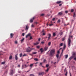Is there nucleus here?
<instances>
[{
    "instance_id": "1",
    "label": "nucleus",
    "mask_w": 76,
    "mask_h": 76,
    "mask_svg": "<svg viewBox=\"0 0 76 76\" xmlns=\"http://www.w3.org/2000/svg\"><path fill=\"white\" fill-rule=\"evenodd\" d=\"M73 37V36H69V37L68 39V47L69 48L71 45L70 44L71 43V39H70V38H72Z\"/></svg>"
},
{
    "instance_id": "2",
    "label": "nucleus",
    "mask_w": 76,
    "mask_h": 76,
    "mask_svg": "<svg viewBox=\"0 0 76 76\" xmlns=\"http://www.w3.org/2000/svg\"><path fill=\"white\" fill-rule=\"evenodd\" d=\"M54 54H55V50H52L50 51V56H53Z\"/></svg>"
},
{
    "instance_id": "3",
    "label": "nucleus",
    "mask_w": 76,
    "mask_h": 76,
    "mask_svg": "<svg viewBox=\"0 0 76 76\" xmlns=\"http://www.w3.org/2000/svg\"><path fill=\"white\" fill-rule=\"evenodd\" d=\"M75 52H72V56L69 58V60H72V58H74V57H75Z\"/></svg>"
},
{
    "instance_id": "4",
    "label": "nucleus",
    "mask_w": 76,
    "mask_h": 76,
    "mask_svg": "<svg viewBox=\"0 0 76 76\" xmlns=\"http://www.w3.org/2000/svg\"><path fill=\"white\" fill-rule=\"evenodd\" d=\"M28 65H27L26 64H23L22 66V69H24L25 68L28 67Z\"/></svg>"
},
{
    "instance_id": "5",
    "label": "nucleus",
    "mask_w": 76,
    "mask_h": 76,
    "mask_svg": "<svg viewBox=\"0 0 76 76\" xmlns=\"http://www.w3.org/2000/svg\"><path fill=\"white\" fill-rule=\"evenodd\" d=\"M31 34L30 33H29L26 36V38H28L29 37H31Z\"/></svg>"
},
{
    "instance_id": "6",
    "label": "nucleus",
    "mask_w": 76,
    "mask_h": 76,
    "mask_svg": "<svg viewBox=\"0 0 76 76\" xmlns=\"http://www.w3.org/2000/svg\"><path fill=\"white\" fill-rule=\"evenodd\" d=\"M18 54H16L15 55V59L16 60H17L18 59Z\"/></svg>"
},
{
    "instance_id": "7",
    "label": "nucleus",
    "mask_w": 76,
    "mask_h": 76,
    "mask_svg": "<svg viewBox=\"0 0 76 76\" xmlns=\"http://www.w3.org/2000/svg\"><path fill=\"white\" fill-rule=\"evenodd\" d=\"M13 70H11V71H10V75H12L13 74Z\"/></svg>"
},
{
    "instance_id": "8",
    "label": "nucleus",
    "mask_w": 76,
    "mask_h": 76,
    "mask_svg": "<svg viewBox=\"0 0 76 76\" xmlns=\"http://www.w3.org/2000/svg\"><path fill=\"white\" fill-rule=\"evenodd\" d=\"M26 51H27V53H29V52L31 51V50H30L28 48H27L26 49Z\"/></svg>"
},
{
    "instance_id": "9",
    "label": "nucleus",
    "mask_w": 76,
    "mask_h": 76,
    "mask_svg": "<svg viewBox=\"0 0 76 76\" xmlns=\"http://www.w3.org/2000/svg\"><path fill=\"white\" fill-rule=\"evenodd\" d=\"M28 28H29V26H28V25L26 26V29H25L26 31H27Z\"/></svg>"
},
{
    "instance_id": "10",
    "label": "nucleus",
    "mask_w": 76,
    "mask_h": 76,
    "mask_svg": "<svg viewBox=\"0 0 76 76\" xmlns=\"http://www.w3.org/2000/svg\"><path fill=\"white\" fill-rule=\"evenodd\" d=\"M58 15L59 16H61V15H63V12H59L58 13Z\"/></svg>"
},
{
    "instance_id": "11",
    "label": "nucleus",
    "mask_w": 76,
    "mask_h": 76,
    "mask_svg": "<svg viewBox=\"0 0 76 76\" xmlns=\"http://www.w3.org/2000/svg\"><path fill=\"white\" fill-rule=\"evenodd\" d=\"M63 51H64V49H62V52H61V55H60V57H61V56H63Z\"/></svg>"
},
{
    "instance_id": "12",
    "label": "nucleus",
    "mask_w": 76,
    "mask_h": 76,
    "mask_svg": "<svg viewBox=\"0 0 76 76\" xmlns=\"http://www.w3.org/2000/svg\"><path fill=\"white\" fill-rule=\"evenodd\" d=\"M10 38H13V35H14V34H13L11 33L10 34Z\"/></svg>"
},
{
    "instance_id": "13",
    "label": "nucleus",
    "mask_w": 76,
    "mask_h": 76,
    "mask_svg": "<svg viewBox=\"0 0 76 76\" xmlns=\"http://www.w3.org/2000/svg\"><path fill=\"white\" fill-rule=\"evenodd\" d=\"M61 3V1H58L56 2L57 4H60V3Z\"/></svg>"
},
{
    "instance_id": "14",
    "label": "nucleus",
    "mask_w": 76,
    "mask_h": 76,
    "mask_svg": "<svg viewBox=\"0 0 76 76\" xmlns=\"http://www.w3.org/2000/svg\"><path fill=\"white\" fill-rule=\"evenodd\" d=\"M48 47H45L44 48L45 51H47V50H48Z\"/></svg>"
},
{
    "instance_id": "15",
    "label": "nucleus",
    "mask_w": 76,
    "mask_h": 76,
    "mask_svg": "<svg viewBox=\"0 0 76 76\" xmlns=\"http://www.w3.org/2000/svg\"><path fill=\"white\" fill-rule=\"evenodd\" d=\"M39 44V42H37L36 43H34V45H38Z\"/></svg>"
},
{
    "instance_id": "16",
    "label": "nucleus",
    "mask_w": 76,
    "mask_h": 76,
    "mask_svg": "<svg viewBox=\"0 0 76 76\" xmlns=\"http://www.w3.org/2000/svg\"><path fill=\"white\" fill-rule=\"evenodd\" d=\"M57 34L56 33H53V37H55L56 36V35Z\"/></svg>"
},
{
    "instance_id": "17",
    "label": "nucleus",
    "mask_w": 76,
    "mask_h": 76,
    "mask_svg": "<svg viewBox=\"0 0 76 76\" xmlns=\"http://www.w3.org/2000/svg\"><path fill=\"white\" fill-rule=\"evenodd\" d=\"M65 56L66 58H67L68 57V55H65Z\"/></svg>"
},
{
    "instance_id": "18",
    "label": "nucleus",
    "mask_w": 76,
    "mask_h": 76,
    "mask_svg": "<svg viewBox=\"0 0 76 76\" xmlns=\"http://www.w3.org/2000/svg\"><path fill=\"white\" fill-rule=\"evenodd\" d=\"M25 39L24 38H23L21 40V42H23V41H24Z\"/></svg>"
},
{
    "instance_id": "19",
    "label": "nucleus",
    "mask_w": 76,
    "mask_h": 76,
    "mask_svg": "<svg viewBox=\"0 0 76 76\" xmlns=\"http://www.w3.org/2000/svg\"><path fill=\"white\" fill-rule=\"evenodd\" d=\"M51 42H49L48 43V45L49 46H50L51 45Z\"/></svg>"
},
{
    "instance_id": "20",
    "label": "nucleus",
    "mask_w": 76,
    "mask_h": 76,
    "mask_svg": "<svg viewBox=\"0 0 76 76\" xmlns=\"http://www.w3.org/2000/svg\"><path fill=\"white\" fill-rule=\"evenodd\" d=\"M12 58V56H10L9 58V60H11Z\"/></svg>"
},
{
    "instance_id": "21",
    "label": "nucleus",
    "mask_w": 76,
    "mask_h": 76,
    "mask_svg": "<svg viewBox=\"0 0 76 76\" xmlns=\"http://www.w3.org/2000/svg\"><path fill=\"white\" fill-rule=\"evenodd\" d=\"M37 53V52H34L32 53L33 54H36Z\"/></svg>"
},
{
    "instance_id": "22",
    "label": "nucleus",
    "mask_w": 76,
    "mask_h": 76,
    "mask_svg": "<svg viewBox=\"0 0 76 76\" xmlns=\"http://www.w3.org/2000/svg\"><path fill=\"white\" fill-rule=\"evenodd\" d=\"M30 22L31 23L33 22V20H32V19H31L30 20Z\"/></svg>"
},
{
    "instance_id": "23",
    "label": "nucleus",
    "mask_w": 76,
    "mask_h": 76,
    "mask_svg": "<svg viewBox=\"0 0 76 76\" xmlns=\"http://www.w3.org/2000/svg\"><path fill=\"white\" fill-rule=\"evenodd\" d=\"M37 48H38V49H39V48H40V46L38 45L36 47Z\"/></svg>"
},
{
    "instance_id": "24",
    "label": "nucleus",
    "mask_w": 76,
    "mask_h": 76,
    "mask_svg": "<svg viewBox=\"0 0 76 76\" xmlns=\"http://www.w3.org/2000/svg\"><path fill=\"white\" fill-rule=\"evenodd\" d=\"M34 60H35V61H38V59L37 58H34Z\"/></svg>"
},
{
    "instance_id": "25",
    "label": "nucleus",
    "mask_w": 76,
    "mask_h": 76,
    "mask_svg": "<svg viewBox=\"0 0 76 76\" xmlns=\"http://www.w3.org/2000/svg\"><path fill=\"white\" fill-rule=\"evenodd\" d=\"M76 16V14L75 13H74L73 17L74 18H75Z\"/></svg>"
},
{
    "instance_id": "26",
    "label": "nucleus",
    "mask_w": 76,
    "mask_h": 76,
    "mask_svg": "<svg viewBox=\"0 0 76 76\" xmlns=\"http://www.w3.org/2000/svg\"><path fill=\"white\" fill-rule=\"evenodd\" d=\"M58 54H57L56 55V56L57 58H58L59 56Z\"/></svg>"
},
{
    "instance_id": "27",
    "label": "nucleus",
    "mask_w": 76,
    "mask_h": 76,
    "mask_svg": "<svg viewBox=\"0 0 76 76\" xmlns=\"http://www.w3.org/2000/svg\"><path fill=\"white\" fill-rule=\"evenodd\" d=\"M19 55L20 57L22 56V53H20Z\"/></svg>"
},
{
    "instance_id": "28",
    "label": "nucleus",
    "mask_w": 76,
    "mask_h": 76,
    "mask_svg": "<svg viewBox=\"0 0 76 76\" xmlns=\"http://www.w3.org/2000/svg\"><path fill=\"white\" fill-rule=\"evenodd\" d=\"M75 57H75L74 58V60H75V61H76V53L75 52Z\"/></svg>"
},
{
    "instance_id": "29",
    "label": "nucleus",
    "mask_w": 76,
    "mask_h": 76,
    "mask_svg": "<svg viewBox=\"0 0 76 76\" xmlns=\"http://www.w3.org/2000/svg\"><path fill=\"white\" fill-rule=\"evenodd\" d=\"M33 65H34V64H31L30 65V67H32L33 66Z\"/></svg>"
},
{
    "instance_id": "30",
    "label": "nucleus",
    "mask_w": 76,
    "mask_h": 76,
    "mask_svg": "<svg viewBox=\"0 0 76 76\" xmlns=\"http://www.w3.org/2000/svg\"><path fill=\"white\" fill-rule=\"evenodd\" d=\"M1 64H5V62H3L1 63Z\"/></svg>"
},
{
    "instance_id": "31",
    "label": "nucleus",
    "mask_w": 76,
    "mask_h": 76,
    "mask_svg": "<svg viewBox=\"0 0 76 76\" xmlns=\"http://www.w3.org/2000/svg\"><path fill=\"white\" fill-rule=\"evenodd\" d=\"M67 73H68L67 72H66V73H65V76H67Z\"/></svg>"
},
{
    "instance_id": "32",
    "label": "nucleus",
    "mask_w": 76,
    "mask_h": 76,
    "mask_svg": "<svg viewBox=\"0 0 76 76\" xmlns=\"http://www.w3.org/2000/svg\"><path fill=\"white\" fill-rule=\"evenodd\" d=\"M69 23H68L67 24H64V26H67V25H69Z\"/></svg>"
},
{
    "instance_id": "33",
    "label": "nucleus",
    "mask_w": 76,
    "mask_h": 76,
    "mask_svg": "<svg viewBox=\"0 0 76 76\" xmlns=\"http://www.w3.org/2000/svg\"><path fill=\"white\" fill-rule=\"evenodd\" d=\"M53 24L52 23H51L49 24L50 26H53Z\"/></svg>"
},
{
    "instance_id": "34",
    "label": "nucleus",
    "mask_w": 76,
    "mask_h": 76,
    "mask_svg": "<svg viewBox=\"0 0 76 76\" xmlns=\"http://www.w3.org/2000/svg\"><path fill=\"white\" fill-rule=\"evenodd\" d=\"M66 44H64V48H66Z\"/></svg>"
},
{
    "instance_id": "35",
    "label": "nucleus",
    "mask_w": 76,
    "mask_h": 76,
    "mask_svg": "<svg viewBox=\"0 0 76 76\" xmlns=\"http://www.w3.org/2000/svg\"><path fill=\"white\" fill-rule=\"evenodd\" d=\"M59 34H60V36L62 35V34H63V32H61Z\"/></svg>"
},
{
    "instance_id": "36",
    "label": "nucleus",
    "mask_w": 76,
    "mask_h": 76,
    "mask_svg": "<svg viewBox=\"0 0 76 76\" xmlns=\"http://www.w3.org/2000/svg\"><path fill=\"white\" fill-rule=\"evenodd\" d=\"M35 76V75L33 74H31L30 75V76Z\"/></svg>"
},
{
    "instance_id": "37",
    "label": "nucleus",
    "mask_w": 76,
    "mask_h": 76,
    "mask_svg": "<svg viewBox=\"0 0 76 76\" xmlns=\"http://www.w3.org/2000/svg\"><path fill=\"white\" fill-rule=\"evenodd\" d=\"M7 67V66H6L4 67H3V69H6V68Z\"/></svg>"
},
{
    "instance_id": "38",
    "label": "nucleus",
    "mask_w": 76,
    "mask_h": 76,
    "mask_svg": "<svg viewBox=\"0 0 76 76\" xmlns=\"http://www.w3.org/2000/svg\"><path fill=\"white\" fill-rule=\"evenodd\" d=\"M60 46H61H61H63V43H62L60 44Z\"/></svg>"
},
{
    "instance_id": "39",
    "label": "nucleus",
    "mask_w": 76,
    "mask_h": 76,
    "mask_svg": "<svg viewBox=\"0 0 76 76\" xmlns=\"http://www.w3.org/2000/svg\"><path fill=\"white\" fill-rule=\"evenodd\" d=\"M65 40V38H62V41H64Z\"/></svg>"
},
{
    "instance_id": "40",
    "label": "nucleus",
    "mask_w": 76,
    "mask_h": 76,
    "mask_svg": "<svg viewBox=\"0 0 76 76\" xmlns=\"http://www.w3.org/2000/svg\"><path fill=\"white\" fill-rule=\"evenodd\" d=\"M45 61H46V60L45 59H44L43 60V63H45Z\"/></svg>"
},
{
    "instance_id": "41",
    "label": "nucleus",
    "mask_w": 76,
    "mask_h": 76,
    "mask_svg": "<svg viewBox=\"0 0 76 76\" xmlns=\"http://www.w3.org/2000/svg\"><path fill=\"white\" fill-rule=\"evenodd\" d=\"M60 20H58L57 21V23H60Z\"/></svg>"
},
{
    "instance_id": "42",
    "label": "nucleus",
    "mask_w": 76,
    "mask_h": 76,
    "mask_svg": "<svg viewBox=\"0 0 76 76\" xmlns=\"http://www.w3.org/2000/svg\"><path fill=\"white\" fill-rule=\"evenodd\" d=\"M44 15V14H42L40 16H43Z\"/></svg>"
},
{
    "instance_id": "43",
    "label": "nucleus",
    "mask_w": 76,
    "mask_h": 76,
    "mask_svg": "<svg viewBox=\"0 0 76 76\" xmlns=\"http://www.w3.org/2000/svg\"><path fill=\"white\" fill-rule=\"evenodd\" d=\"M55 19H56V18H54L52 19V20H53V21H54Z\"/></svg>"
},
{
    "instance_id": "44",
    "label": "nucleus",
    "mask_w": 76,
    "mask_h": 76,
    "mask_svg": "<svg viewBox=\"0 0 76 76\" xmlns=\"http://www.w3.org/2000/svg\"><path fill=\"white\" fill-rule=\"evenodd\" d=\"M44 73L43 72H42L41 73V75H44Z\"/></svg>"
},
{
    "instance_id": "45",
    "label": "nucleus",
    "mask_w": 76,
    "mask_h": 76,
    "mask_svg": "<svg viewBox=\"0 0 76 76\" xmlns=\"http://www.w3.org/2000/svg\"><path fill=\"white\" fill-rule=\"evenodd\" d=\"M41 32H43V33H44L45 32V31L44 29H43L42 31Z\"/></svg>"
},
{
    "instance_id": "46",
    "label": "nucleus",
    "mask_w": 76,
    "mask_h": 76,
    "mask_svg": "<svg viewBox=\"0 0 76 76\" xmlns=\"http://www.w3.org/2000/svg\"><path fill=\"white\" fill-rule=\"evenodd\" d=\"M34 26H34V25L33 24H32L31 25V27H32V28H34Z\"/></svg>"
},
{
    "instance_id": "47",
    "label": "nucleus",
    "mask_w": 76,
    "mask_h": 76,
    "mask_svg": "<svg viewBox=\"0 0 76 76\" xmlns=\"http://www.w3.org/2000/svg\"><path fill=\"white\" fill-rule=\"evenodd\" d=\"M48 70H49V68H48L46 70V72H48Z\"/></svg>"
},
{
    "instance_id": "48",
    "label": "nucleus",
    "mask_w": 76,
    "mask_h": 76,
    "mask_svg": "<svg viewBox=\"0 0 76 76\" xmlns=\"http://www.w3.org/2000/svg\"><path fill=\"white\" fill-rule=\"evenodd\" d=\"M50 37H48V40H49V39H50L51 38Z\"/></svg>"
},
{
    "instance_id": "49",
    "label": "nucleus",
    "mask_w": 76,
    "mask_h": 76,
    "mask_svg": "<svg viewBox=\"0 0 76 76\" xmlns=\"http://www.w3.org/2000/svg\"><path fill=\"white\" fill-rule=\"evenodd\" d=\"M49 37H51V34H49L48 35Z\"/></svg>"
},
{
    "instance_id": "50",
    "label": "nucleus",
    "mask_w": 76,
    "mask_h": 76,
    "mask_svg": "<svg viewBox=\"0 0 76 76\" xmlns=\"http://www.w3.org/2000/svg\"><path fill=\"white\" fill-rule=\"evenodd\" d=\"M49 66V64H47L46 65V67H48Z\"/></svg>"
},
{
    "instance_id": "51",
    "label": "nucleus",
    "mask_w": 76,
    "mask_h": 76,
    "mask_svg": "<svg viewBox=\"0 0 76 76\" xmlns=\"http://www.w3.org/2000/svg\"><path fill=\"white\" fill-rule=\"evenodd\" d=\"M30 50L31 51V50H35V48H30Z\"/></svg>"
},
{
    "instance_id": "52",
    "label": "nucleus",
    "mask_w": 76,
    "mask_h": 76,
    "mask_svg": "<svg viewBox=\"0 0 76 76\" xmlns=\"http://www.w3.org/2000/svg\"><path fill=\"white\" fill-rule=\"evenodd\" d=\"M30 39H32V37L31 36H30Z\"/></svg>"
},
{
    "instance_id": "53",
    "label": "nucleus",
    "mask_w": 76,
    "mask_h": 76,
    "mask_svg": "<svg viewBox=\"0 0 76 76\" xmlns=\"http://www.w3.org/2000/svg\"><path fill=\"white\" fill-rule=\"evenodd\" d=\"M42 63H40L39 64V66H42Z\"/></svg>"
},
{
    "instance_id": "54",
    "label": "nucleus",
    "mask_w": 76,
    "mask_h": 76,
    "mask_svg": "<svg viewBox=\"0 0 76 76\" xmlns=\"http://www.w3.org/2000/svg\"><path fill=\"white\" fill-rule=\"evenodd\" d=\"M73 11H74V10L73 9H72L71 10V12H73Z\"/></svg>"
},
{
    "instance_id": "55",
    "label": "nucleus",
    "mask_w": 76,
    "mask_h": 76,
    "mask_svg": "<svg viewBox=\"0 0 76 76\" xmlns=\"http://www.w3.org/2000/svg\"><path fill=\"white\" fill-rule=\"evenodd\" d=\"M57 53L58 54H60V51H59V50L58 51Z\"/></svg>"
},
{
    "instance_id": "56",
    "label": "nucleus",
    "mask_w": 76,
    "mask_h": 76,
    "mask_svg": "<svg viewBox=\"0 0 76 76\" xmlns=\"http://www.w3.org/2000/svg\"><path fill=\"white\" fill-rule=\"evenodd\" d=\"M41 75V73H39L38 75L39 76V75Z\"/></svg>"
},
{
    "instance_id": "57",
    "label": "nucleus",
    "mask_w": 76,
    "mask_h": 76,
    "mask_svg": "<svg viewBox=\"0 0 76 76\" xmlns=\"http://www.w3.org/2000/svg\"><path fill=\"white\" fill-rule=\"evenodd\" d=\"M45 42H41V44H44Z\"/></svg>"
},
{
    "instance_id": "58",
    "label": "nucleus",
    "mask_w": 76,
    "mask_h": 76,
    "mask_svg": "<svg viewBox=\"0 0 76 76\" xmlns=\"http://www.w3.org/2000/svg\"><path fill=\"white\" fill-rule=\"evenodd\" d=\"M22 35L23 36H24V35H25V33H22Z\"/></svg>"
},
{
    "instance_id": "59",
    "label": "nucleus",
    "mask_w": 76,
    "mask_h": 76,
    "mask_svg": "<svg viewBox=\"0 0 76 76\" xmlns=\"http://www.w3.org/2000/svg\"><path fill=\"white\" fill-rule=\"evenodd\" d=\"M65 13H68V11H65Z\"/></svg>"
},
{
    "instance_id": "60",
    "label": "nucleus",
    "mask_w": 76,
    "mask_h": 76,
    "mask_svg": "<svg viewBox=\"0 0 76 76\" xmlns=\"http://www.w3.org/2000/svg\"><path fill=\"white\" fill-rule=\"evenodd\" d=\"M18 72L19 73H21V71H18Z\"/></svg>"
},
{
    "instance_id": "61",
    "label": "nucleus",
    "mask_w": 76,
    "mask_h": 76,
    "mask_svg": "<svg viewBox=\"0 0 76 76\" xmlns=\"http://www.w3.org/2000/svg\"><path fill=\"white\" fill-rule=\"evenodd\" d=\"M40 51H42L43 50L42 48L41 49H40Z\"/></svg>"
},
{
    "instance_id": "62",
    "label": "nucleus",
    "mask_w": 76,
    "mask_h": 76,
    "mask_svg": "<svg viewBox=\"0 0 76 76\" xmlns=\"http://www.w3.org/2000/svg\"><path fill=\"white\" fill-rule=\"evenodd\" d=\"M26 56V55L25 54H24L23 56L24 57V56Z\"/></svg>"
},
{
    "instance_id": "63",
    "label": "nucleus",
    "mask_w": 76,
    "mask_h": 76,
    "mask_svg": "<svg viewBox=\"0 0 76 76\" xmlns=\"http://www.w3.org/2000/svg\"><path fill=\"white\" fill-rule=\"evenodd\" d=\"M35 19V17H33V18L31 19L32 20H34V19Z\"/></svg>"
},
{
    "instance_id": "64",
    "label": "nucleus",
    "mask_w": 76,
    "mask_h": 76,
    "mask_svg": "<svg viewBox=\"0 0 76 76\" xmlns=\"http://www.w3.org/2000/svg\"><path fill=\"white\" fill-rule=\"evenodd\" d=\"M40 40H41V38H39L38 39L39 41H40Z\"/></svg>"
}]
</instances>
